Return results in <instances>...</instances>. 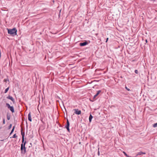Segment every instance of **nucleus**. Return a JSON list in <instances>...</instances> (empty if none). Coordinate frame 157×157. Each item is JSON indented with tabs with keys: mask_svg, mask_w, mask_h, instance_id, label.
Returning <instances> with one entry per match:
<instances>
[{
	"mask_svg": "<svg viewBox=\"0 0 157 157\" xmlns=\"http://www.w3.org/2000/svg\"><path fill=\"white\" fill-rule=\"evenodd\" d=\"M21 135L22 136V143L21 145V150L22 153L25 154L26 152V148L25 147V145L26 143V141H24L25 132H23L22 130H21Z\"/></svg>",
	"mask_w": 157,
	"mask_h": 157,
	"instance_id": "1",
	"label": "nucleus"
},
{
	"mask_svg": "<svg viewBox=\"0 0 157 157\" xmlns=\"http://www.w3.org/2000/svg\"><path fill=\"white\" fill-rule=\"evenodd\" d=\"M8 29V33L12 35L13 36H15L17 35V30L15 28H13L12 29Z\"/></svg>",
	"mask_w": 157,
	"mask_h": 157,
	"instance_id": "2",
	"label": "nucleus"
},
{
	"mask_svg": "<svg viewBox=\"0 0 157 157\" xmlns=\"http://www.w3.org/2000/svg\"><path fill=\"white\" fill-rule=\"evenodd\" d=\"M70 125L69 122V121L68 119L67 120V125H66L65 127L66 128H67V130L68 132H70V130L69 128V126Z\"/></svg>",
	"mask_w": 157,
	"mask_h": 157,
	"instance_id": "3",
	"label": "nucleus"
},
{
	"mask_svg": "<svg viewBox=\"0 0 157 157\" xmlns=\"http://www.w3.org/2000/svg\"><path fill=\"white\" fill-rule=\"evenodd\" d=\"M73 110L75 111V113L78 115L80 114L81 113V110H79L78 109H74Z\"/></svg>",
	"mask_w": 157,
	"mask_h": 157,
	"instance_id": "4",
	"label": "nucleus"
},
{
	"mask_svg": "<svg viewBox=\"0 0 157 157\" xmlns=\"http://www.w3.org/2000/svg\"><path fill=\"white\" fill-rule=\"evenodd\" d=\"M88 44V42L87 41H85L82 43H80L79 44V45L80 46H82L86 45Z\"/></svg>",
	"mask_w": 157,
	"mask_h": 157,
	"instance_id": "5",
	"label": "nucleus"
},
{
	"mask_svg": "<svg viewBox=\"0 0 157 157\" xmlns=\"http://www.w3.org/2000/svg\"><path fill=\"white\" fill-rule=\"evenodd\" d=\"M7 99H9L10 100H11L13 103H14L15 102V101L13 98L12 97L10 96H8L7 97Z\"/></svg>",
	"mask_w": 157,
	"mask_h": 157,
	"instance_id": "6",
	"label": "nucleus"
},
{
	"mask_svg": "<svg viewBox=\"0 0 157 157\" xmlns=\"http://www.w3.org/2000/svg\"><path fill=\"white\" fill-rule=\"evenodd\" d=\"M28 120H29V121H32V118L30 112L28 114Z\"/></svg>",
	"mask_w": 157,
	"mask_h": 157,
	"instance_id": "7",
	"label": "nucleus"
},
{
	"mask_svg": "<svg viewBox=\"0 0 157 157\" xmlns=\"http://www.w3.org/2000/svg\"><path fill=\"white\" fill-rule=\"evenodd\" d=\"M101 92V90H99L97 91V94L94 96V98H95Z\"/></svg>",
	"mask_w": 157,
	"mask_h": 157,
	"instance_id": "8",
	"label": "nucleus"
},
{
	"mask_svg": "<svg viewBox=\"0 0 157 157\" xmlns=\"http://www.w3.org/2000/svg\"><path fill=\"white\" fill-rule=\"evenodd\" d=\"M9 109L10 110L12 113H14V109L13 106H11Z\"/></svg>",
	"mask_w": 157,
	"mask_h": 157,
	"instance_id": "9",
	"label": "nucleus"
},
{
	"mask_svg": "<svg viewBox=\"0 0 157 157\" xmlns=\"http://www.w3.org/2000/svg\"><path fill=\"white\" fill-rule=\"evenodd\" d=\"M146 153L145 152H143L142 151H140L137 154L136 156L138 155H141L143 154H145Z\"/></svg>",
	"mask_w": 157,
	"mask_h": 157,
	"instance_id": "10",
	"label": "nucleus"
},
{
	"mask_svg": "<svg viewBox=\"0 0 157 157\" xmlns=\"http://www.w3.org/2000/svg\"><path fill=\"white\" fill-rule=\"evenodd\" d=\"M93 117L92 115L90 114V115L89 117V122H91V121Z\"/></svg>",
	"mask_w": 157,
	"mask_h": 157,
	"instance_id": "11",
	"label": "nucleus"
},
{
	"mask_svg": "<svg viewBox=\"0 0 157 157\" xmlns=\"http://www.w3.org/2000/svg\"><path fill=\"white\" fill-rule=\"evenodd\" d=\"M14 128H15V126H14L13 128V129H12V130L10 133V135H11V134H12V133L14 131Z\"/></svg>",
	"mask_w": 157,
	"mask_h": 157,
	"instance_id": "12",
	"label": "nucleus"
},
{
	"mask_svg": "<svg viewBox=\"0 0 157 157\" xmlns=\"http://www.w3.org/2000/svg\"><path fill=\"white\" fill-rule=\"evenodd\" d=\"M9 87H8V88H7L6 89H5V91L4 93H6L7 92V91H8V90H9Z\"/></svg>",
	"mask_w": 157,
	"mask_h": 157,
	"instance_id": "13",
	"label": "nucleus"
},
{
	"mask_svg": "<svg viewBox=\"0 0 157 157\" xmlns=\"http://www.w3.org/2000/svg\"><path fill=\"white\" fill-rule=\"evenodd\" d=\"M6 106L8 107V109L11 106L9 103H6Z\"/></svg>",
	"mask_w": 157,
	"mask_h": 157,
	"instance_id": "14",
	"label": "nucleus"
},
{
	"mask_svg": "<svg viewBox=\"0 0 157 157\" xmlns=\"http://www.w3.org/2000/svg\"><path fill=\"white\" fill-rule=\"evenodd\" d=\"M153 126L154 128L156 127H157V123H156L154 124H153Z\"/></svg>",
	"mask_w": 157,
	"mask_h": 157,
	"instance_id": "15",
	"label": "nucleus"
},
{
	"mask_svg": "<svg viewBox=\"0 0 157 157\" xmlns=\"http://www.w3.org/2000/svg\"><path fill=\"white\" fill-rule=\"evenodd\" d=\"M123 153H124V155L126 156L127 157H131L130 156H128L127 155V154L124 151H123Z\"/></svg>",
	"mask_w": 157,
	"mask_h": 157,
	"instance_id": "16",
	"label": "nucleus"
},
{
	"mask_svg": "<svg viewBox=\"0 0 157 157\" xmlns=\"http://www.w3.org/2000/svg\"><path fill=\"white\" fill-rule=\"evenodd\" d=\"M13 138H16L17 137V136L16 135V134H14L12 137Z\"/></svg>",
	"mask_w": 157,
	"mask_h": 157,
	"instance_id": "17",
	"label": "nucleus"
},
{
	"mask_svg": "<svg viewBox=\"0 0 157 157\" xmlns=\"http://www.w3.org/2000/svg\"><path fill=\"white\" fill-rule=\"evenodd\" d=\"M135 73L136 74H138V71L137 70H136L135 71Z\"/></svg>",
	"mask_w": 157,
	"mask_h": 157,
	"instance_id": "18",
	"label": "nucleus"
},
{
	"mask_svg": "<svg viewBox=\"0 0 157 157\" xmlns=\"http://www.w3.org/2000/svg\"><path fill=\"white\" fill-rule=\"evenodd\" d=\"M12 127V124H10L9 126V129H10Z\"/></svg>",
	"mask_w": 157,
	"mask_h": 157,
	"instance_id": "19",
	"label": "nucleus"
},
{
	"mask_svg": "<svg viewBox=\"0 0 157 157\" xmlns=\"http://www.w3.org/2000/svg\"><path fill=\"white\" fill-rule=\"evenodd\" d=\"M125 88L128 91H130V89L128 88L126 86H125Z\"/></svg>",
	"mask_w": 157,
	"mask_h": 157,
	"instance_id": "20",
	"label": "nucleus"
},
{
	"mask_svg": "<svg viewBox=\"0 0 157 157\" xmlns=\"http://www.w3.org/2000/svg\"><path fill=\"white\" fill-rule=\"evenodd\" d=\"M5 119H3V123L4 124H5Z\"/></svg>",
	"mask_w": 157,
	"mask_h": 157,
	"instance_id": "21",
	"label": "nucleus"
},
{
	"mask_svg": "<svg viewBox=\"0 0 157 157\" xmlns=\"http://www.w3.org/2000/svg\"><path fill=\"white\" fill-rule=\"evenodd\" d=\"M7 119L8 120H9L10 119V118L9 117L7 116Z\"/></svg>",
	"mask_w": 157,
	"mask_h": 157,
	"instance_id": "22",
	"label": "nucleus"
},
{
	"mask_svg": "<svg viewBox=\"0 0 157 157\" xmlns=\"http://www.w3.org/2000/svg\"><path fill=\"white\" fill-rule=\"evenodd\" d=\"M108 39H109L108 38H107L106 39V42H107V41H108Z\"/></svg>",
	"mask_w": 157,
	"mask_h": 157,
	"instance_id": "23",
	"label": "nucleus"
},
{
	"mask_svg": "<svg viewBox=\"0 0 157 157\" xmlns=\"http://www.w3.org/2000/svg\"><path fill=\"white\" fill-rule=\"evenodd\" d=\"M98 155H100V153H99V151L98 152Z\"/></svg>",
	"mask_w": 157,
	"mask_h": 157,
	"instance_id": "24",
	"label": "nucleus"
},
{
	"mask_svg": "<svg viewBox=\"0 0 157 157\" xmlns=\"http://www.w3.org/2000/svg\"><path fill=\"white\" fill-rule=\"evenodd\" d=\"M145 41L146 43H147V39L145 40Z\"/></svg>",
	"mask_w": 157,
	"mask_h": 157,
	"instance_id": "25",
	"label": "nucleus"
},
{
	"mask_svg": "<svg viewBox=\"0 0 157 157\" xmlns=\"http://www.w3.org/2000/svg\"><path fill=\"white\" fill-rule=\"evenodd\" d=\"M61 10H59V14L60 13V12H61Z\"/></svg>",
	"mask_w": 157,
	"mask_h": 157,
	"instance_id": "26",
	"label": "nucleus"
},
{
	"mask_svg": "<svg viewBox=\"0 0 157 157\" xmlns=\"http://www.w3.org/2000/svg\"><path fill=\"white\" fill-rule=\"evenodd\" d=\"M59 127H60V126H61V125H60V124H59Z\"/></svg>",
	"mask_w": 157,
	"mask_h": 157,
	"instance_id": "27",
	"label": "nucleus"
},
{
	"mask_svg": "<svg viewBox=\"0 0 157 157\" xmlns=\"http://www.w3.org/2000/svg\"><path fill=\"white\" fill-rule=\"evenodd\" d=\"M3 140H1V141H3Z\"/></svg>",
	"mask_w": 157,
	"mask_h": 157,
	"instance_id": "28",
	"label": "nucleus"
}]
</instances>
